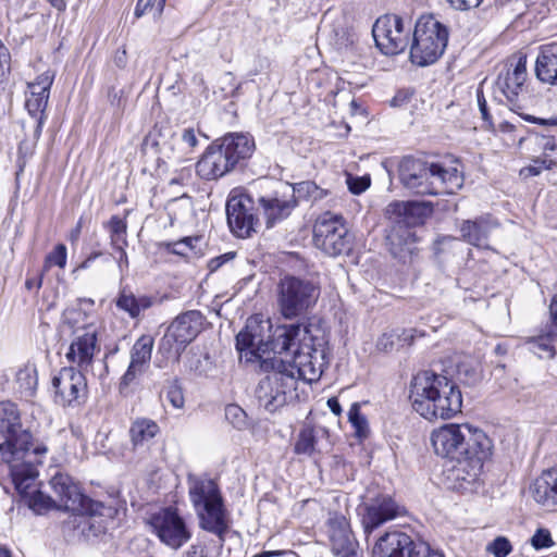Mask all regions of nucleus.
Returning <instances> with one entry per match:
<instances>
[{"label":"nucleus","mask_w":557,"mask_h":557,"mask_svg":"<svg viewBox=\"0 0 557 557\" xmlns=\"http://www.w3.org/2000/svg\"><path fill=\"white\" fill-rule=\"evenodd\" d=\"M15 379L22 394L26 397H30L35 394L38 385V376L37 369L34 364H25L20 368Z\"/></svg>","instance_id":"nucleus-37"},{"label":"nucleus","mask_w":557,"mask_h":557,"mask_svg":"<svg viewBox=\"0 0 557 557\" xmlns=\"http://www.w3.org/2000/svg\"><path fill=\"white\" fill-rule=\"evenodd\" d=\"M0 458L10 467L14 486L24 491L38 475L35 462H41L48 447L34 440L29 426L21 421L17 406L11 401L0 403Z\"/></svg>","instance_id":"nucleus-3"},{"label":"nucleus","mask_w":557,"mask_h":557,"mask_svg":"<svg viewBox=\"0 0 557 557\" xmlns=\"http://www.w3.org/2000/svg\"><path fill=\"white\" fill-rule=\"evenodd\" d=\"M180 138L189 151H193V149L198 145L197 134L193 127L184 128Z\"/></svg>","instance_id":"nucleus-51"},{"label":"nucleus","mask_w":557,"mask_h":557,"mask_svg":"<svg viewBox=\"0 0 557 557\" xmlns=\"http://www.w3.org/2000/svg\"><path fill=\"white\" fill-rule=\"evenodd\" d=\"M156 300L153 296L135 295L131 289L122 288L114 302L119 310L127 313L131 319L138 320L143 312L154 305Z\"/></svg>","instance_id":"nucleus-29"},{"label":"nucleus","mask_w":557,"mask_h":557,"mask_svg":"<svg viewBox=\"0 0 557 557\" xmlns=\"http://www.w3.org/2000/svg\"><path fill=\"white\" fill-rule=\"evenodd\" d=\"M553 164L552 160L546 159H536L533 161L532 164L521 170V174L524 176H536L539 175L543 170L550 169Z\"/></svg>","instance_id":"nucleus-50"},{"label":"nucleus","mask_w":557,"mask_h":557,"mask_svg":"<svg viewBox=\"0 0 557 557\" xmlns=\"http://www.w3.org/2000/svg\"><path fill=\"white\" fill-rule=\"evenodd\" d=\"M258 203L268 227H272L275 223L289 216L297 207V201L288 185H283L281 189H276L270 195L259 197Z\"/></svg>","instance_id":"nucleus-20"},{"label":"nucleus","mask_w":557,"mask_h":557,"mask_svg":"<svg viewBox=\"0 0 557 557\" xmlns=\"http://www.w3.org/2000/svg\"><path fill=\"white\" fill-rule=\"evenodd\" d=\"M404 186L417 195L455 194L463 185L457 160L426 162L406 157L399 164Z\"/></svg>","instance_id":"nucleus-5"},{"label":"nucleus","mask_w":557,"mask_h":557,"mask_svg":"<svg viewBox=\"0 0 557 557\" xmlns=\"http://www.w3.org/2000/svg\"><path fill=\"white\" fill-rule=\"evenodd\" d=\"M409 557H445L440 550L433 549L428 543L418 542Z\"/></svg>","instance_id":"nucleus-49"},{"label":"nucleus","mask_w":557,"mask_h":557,"mask_svg":"<svg viewBox=\"0 0 557 557\" xmlns=\"http://www.w3.org/2000/svg\"><path fill=\"white\" fill-rule=\"evenodd\" d=\"M154 339L151 335H141L131 349V362L149 368Z\"/></svg>","instance_id":"nucleus-34"},{"label":"nucleus","mask_w":557,"mask_h":557,"mask_svg":"<svg viewBox=\"0 0 557 557\" xmlns=\"http://www.w3.org/2000/svg\"><path fill=\"white\" fill-rule=\"evenodd\" d=\"M524 120H527L529 122H532V123H539V124H542V125H549V126L557 125V117L539 119V117H534V116H531V115H527V116H524Z\"/></svg>","instance_id":"nucleus-60"},{"label":"nucleus","mask_w":557,"mask_h":557,"mask_svg":"<svg viewBox=\"0 0 557 557\" xmlns=\"http://www.w3.org/2000/svg\"><path fill=\"white\" fill-rule=\"evenodd\" d=\"M188 496L199 520V527L220 541L228 530L227 509L218 482L209 476L188 475Z\"/></svg>","instance_id":"nucleus-7"},{"label":"nucleus","mask_w":557,"mask_h":557,"mask_svg":"<svg viewBox=\"0 0 557 557\" xmlns=\"http://www.w3.org/2000/svg\"><path fill=\"white\" fill-rule=\"evenodd\" d=\"M54 79V73L50 70L37 76L35 82L28 83L29 95L25 101V108L33 117H37L35 135L39 136L44 124V113L48 103L50 88Z\"/></svg>","instance_id":"nucleus-21"},{"label":"nucleus","mask_w":557,"mask_h":557,"mask_svg":"<svg viewBox=\"0 0 557 557\" xmlns=\"http://www.w3.org/2000/svg\"><path fill=\"white\" fill-rule=\"evenodd\" d=\"M313 244L325 255L337 257L351 250L352 235L342 215L327 211L319 215L314 223Z\"/></svg>","instance_id":"nucleus-11"},{"label":"nucleus","mask_w":557,"mask_h":557,"mask_svg":"<svg viewBox=\"0 0 557 557\" xmlns=\"http://www.w3.org/2000/svg\"><path fill=\"white\" fill-rule=\"evenodd\" d=\"M184 557H206L205 549L200 545H191Z\"/></svg>","instance_id":"nucleus-62"},{"label":"nucleus","mask_w":557,"mask_h":557,"mask_svg":"<svg viewBox=\"0 0 557 557\" xmlns=\"http://www.w3.org/2000/svg\"><path fill=\"white\" fill-rule=\"evenodd\" d=\"M448 36L447 27L433 15L419 17L412 33L411 62L419 66L435 63L447 47Z\"/></svg>","instance_id":"nucleus-8"},{"label":"nucleus","mask_w":557,"mask_h":557,"mask_svg":"<svg viewBox=\"0 0 557 557\" xmlns=\"http://www.w3.org/2000/svg\"><path fill=\"white\" fill-rule=\"evenodd\" d=\"M530 543L536 550L549 548L555 544L549 530L544 528H540L535 531L530 540Z\"/></svg>","instance_id":"nucleus-46"},{"label":"nucleus","mask_w":557,"mask_h":557,"mask_svg":"<svg viewBox=\"0 0 557 557\" xmlns=\"http://www.w3.org/2000/svg\"><path fill=\"white\" fill-rule=\"evenodd\" d=\"M160 432L156 421L148 418L136 419L129 428V437L134 449L148 446Z\"/></svg>","instance_id":"nucleus-31"},{"label":"nucleus","mask_w":557,"mask_h":557,"mask_svg":"<svg viewBox=\"0 0 557 557\" xmlns=\"http://www.w3.org/2000/svg\"><path fill=\"white\" fill-rule=\"evenodd\" d=\"M154 1L156 0H138L134 12L135 16L141 17L148 9L152 8Z\"/></svg>","instance_id":"nucleus-55"},{"label":"nucleus","mask_w":557,"mask_h":557,"mask_svg":"<svg viewBox=\"0 0 557 557\" xmlns=\"http://www.w3.org/2000/svg\"><path fill=\"white\" fill-rule=\"evenodd\" d=\"M346 183L350 193L354 195H360L370 186V178L367 176L358 177L348 174Z\"/></svg>","instance_id":"nucleus-48"},{"label":"nucleus","mask_w":557,"mask_h":557,"mask_svg":"<svg viewBox=\"0 0 557 557\" xmlns=\"http://www.w3.org/2000/svg\"><path fill=\"white\" fill-rule=\"evenodd\" d=\"M82 315H83V313L78 310H74V309L65 310L63 313V321L66 324L74 325L75 323L78 322L77 318H79Z\"/></svg>","instance_id":"nucleus-56"},{"label":"nucleus","mask_w":557,"mask_h":557,"mask_svg":"<svg viewBox=\"0 0 557 557\" xmlns=\"http://www.w3.org/2000/svg\"><path fill=\"white\" fill-rule=\"evenodd\" d=\"M320 296L319 286L311 280L294 275L281 278L277 286V305L285 319H296L313 307Z\"/></svg>","instance_id":"nucleus-9"},{"label":"nucleus","mask_w":557,"mask_h":557,"mask_svg":"<svg viewBox=\"0 0 557 557\" xmlns=\"http://www.w3.org/2000/svg\"><path fill=\"white\" fill-rule=\"evenodd\" d=\"M147 367L129 362L127 370L120 381V391L123 392L126 387L135 383L147 371Z\"/></svg>","instance_id":"nucleus-42"},{"label":"nucleus","mask_w":557,"mask_h":557,"mask_svg":"<svg viewBox=\"0 0 557 557\" xmlns=\"http://www.w3.org/2000/svg\"><path fill=\"white\" fill-rule=\"evenodd\" d=\"M557 337V331L549 330L546 334L531 338L528 342L530 351L540 358L553 359L555 357L554 338Z\"/></svg>","instance_id":"nucleus-35"},{"label":"nucleus","mask_w":557,"mask_h":557,"mask_svg":"<svg viewBox=\"0 0 557 557\" xmlns=\"http://www.w3.org/2000/svg\"><path fill=\"white\" fill-rule=\"evenodd\" d=\"M421 211L418 202H394L388 206L387 212L396 215L395 226L387 236V245L391 253L403 262L413 253L416 234L411 225L419 222L416 216Z\"/></svg>","instance_id":"nucleus-10"},{"label":"nucleus","mask_w":557,"mask_h":557,"mask_svg":"<svg viewBox=\"0 0 557 557\" xmlns=\"http://www.w3.org/2000/svg\"><path fill=\"white\" fill-rule=\"evenodd\" d=\"M153 533L166 546L177 549L190 540V531L176 509L163 508L149 519Z\"/></svg>","instance_id":"nucleus-14"},{"label":"nucleus","mask_w":557,"mask_h":557,"mask_svg":"<svg viewBox=\"0 0 557 557\" xmlns=\"http://www.w3.org/2000/svg\"><path fill=\"white\" fill-rule=\"evenodd\" d=\"M327 407L335 416H339L342 413V406L336 397L327 399Z\"/></svg>","instance_id":"nucleus-63"},{"label":"nucleus","mask_w":557,"mask_h":557,"mask_svg":"<svg viewBox=\"0 0 557 557\" xmlns=\"http://www.w3.org/2000/svg\"><path fill=\"white\" fill-rule=\"evenodd\" d=\"M431 443L437 456L456 462L449 474L454 487L472 491L480 480L484 461L492 455L491 438L468 423H447L432 432Z\"/></svg>","instance_id":"nucleus-2"},{"label":"nucleus","mask_w":557,"mask_h":557,"mask_svg":"<svg viewBox=\"0 0 557 557\" xmlns=\"http://www.w3.org/2000/svg\"><path fill=\"white\" fill-rule=\"evenodd\" d=\"M226 219L236 237H250L258 224L252 198L248 194L231 195L226 201Z\"/></svg>","instance_id":"nucleus-17"},{"label":"nucleus","mask_w":557,"mask_h":557,"mask_svg":"<svg viewBox=\"0 0 557 557\" xmlns=\"http://www.w3.org/2000/svg\"><path fill=\"white\" fill-rule=\"evenodd\" d=\"M113 509L103 504L100 512L89 510H76L72 519V524L86 540L103 534L107 525L103 517L112 518Z\"/></svg>","instance_id":"nucleus-25"},{"label":"nucleus","mask_w":557,"mask_h":557,"mask_svg":"<svg viewBox=\"0 0 557 557\" xmlns=\"http://www.w3.org/2000/svg\"><path fill=\"white\" fill-rule=\"evenodd\" d=\"M273 369L274 371L262 379L256 388L259 405L269 412L282 408L287 401V391L294 388L292 375H286L280 368Z\"/></svg>","instance_id":"nucleus-18"},{"label":"nucleus","mask_w":557,"mask_h":557,"mask_svg":"<svg viewBox=\"0 0 557 557\" xmlns=\"http://www.w3.org/2000/svg\"><path fill=\"white\" fill-rule=\"evenodd\" d=\"M536 77L549 85H557V49L545 47L537 55L535 63Z\"/></svg>","instance_id":"nucleus-30"},{"label":"nucleus","mask_w":557,"mask_h":557,"mask_svg":"<svg viewBox=\"0 0 557 557\" xmlns=\"http://www.w3.org/2000/svg\"><path fill=\"white\" fill-rule=\"evenodd\" d=\"M255 151L252 137L230 133L207 147L196 163L197 175L206 181H216L249 159Z\"/></svg>","instance_id":"nucleus-6"},{"label":"nucleus","mask_w":557,"mask_h":557,"mask_svg":"<svg viewBox=\"0 0 557 557\" xmlns=\"http://www.w3.org/2000/svg\"><path fill=\"white\" fill-rule=\"evenodd\" d=\"M202 323L203 315L198 310H189L177 315L161 338L159 350L166 356L180 358L187 345L201 332Z\"/></svg>","instance_id":"nucleus-12"},{"label":"nucleus","mask_w":557,"mask_h":557,"mask_svg":"<svg viewBox=\"0 0 557 557\" xmlns=\"http://www.w3.org/2000/svg\"><path fill=\"white\" fill-rule=\"evenodd\" d=\"M417 543L405 532H386L376 541L372 557H409Z\"/></svg>","instance_id":"nucleus-24"},{"label":"nucleus","mask_w":557,"mask_h":557,"mask_svg":"<svg viewBox=\"0 0 557 557\" xmlns=\"http://www.w3.org/2000/svg\"><path fill=\"white\" fill-rule=\"evenodd\" d=\"M110 232V240L112 247L127 246L126 230L127 225L124 220L117 215L111 216L108 222Z\"/></svg>","instance_id":"nucleus-40"},{"label":"nucleus","mask_w":557,"mask_h":557,"mask_svg":"<svg viewBox=\"0 0 557 557\" xmlns=\"http://www.w3.org/2000/svg\"><path fill=\"white\" fill-rule=\"evenodd\" d=\"M199 242V237H184L180 240L168 243L166 248L178 256H186L195 249V244Z\"/></svg>","instance_id":"nucleus-44"},{"label":"nucleus","mask_w":557,"mask_h":557,"mask_svg":"<svg viewBox=\"0 0 557 557\" xmlns=\"http://www.w3.org/2000/svg\"><path fill=\"white\" fill-rule=\"evenodd\" d=\"M476 99H478V106H479V110L481 112L482 119L491 126L492 125V116L488 112L486 100L481 90H478Z\"/></svg>","instance_id":"nucleus-54"},{"label":"nucleus","mask_w":557,"mask_h":557,"mask_svg":"<svg viewBox=\"0 0 557 557\" xmlns=\"http://www.w3.org/2000/svg\"><path fill=\"white\" fill-rule=\"evenodd\" d=\"M102 256V252L101 251H94L91 252L81 264H79V269H88L91 263L98 259L99 257Z\"/></svg>","instance_id":"nucleus-64"},{"label":"nucleus","mask_w":557,"mask_h":557,"mask_svg":"<svg viewBox=\"0 0 557 557\" xmlns=\"http://www.w3.org/2000/svg\"><path fill=\"white\" fill-rule=\"evenodd\" d=\"M401 513L403 507H400L392 496L379 495L364 506V515L362 517L364 532L370 533Z\"/></svg>","instance_id":"nucleus-23"},{"label":"nucleus","mask_w":557,"mask_h":557,"mask_svg":"<svg viewBox=\"0 0 557 557\" xmlns=\"http://www.w3.org/2000/svg\"><path fill=\"white\" fill-rule=\"evenodd\" d=\"M486 550L494 557H507L512 552V545L507 537L497 536L488 543Z\"/></svg>","instance_id":"nucleus-43"},{"label":"nucleus","mask_w":557,"mask_h":557,"mask_svg":"<svg viewBox=\"0 0 557 557\" xmlns=\"http://www.w3.org/2000/svg\"><path fill=\"white\" fill-rule=\"evenodd\" d=\"M166 399L176 409H182L184 407L185 398L183 389L176 381L169 385L166 389Z\"/></svg>","instance_id":"nucleus-47"},{"label":"nucleus","mask_w":557,"mask_h":557,"mask_svg":"<svg viewBox=\"0 0 557 557\" xmlns=\"http://www.w3.org/2000/svg\"><path fill=\"white\" fill-rule=\"evenodd\" d=\"M331 549L338 557H358V542L347 518L338 512L330 513L326 522Z\"/></svg>","instance_id":"nucleus-19"},{"label":"nucleus","mask_w":557,"mask_h":557,"mask_svg":"<svg viewBox=\"0 0 557 557\" xmlns=\"http://www.w3.org/2000/svg\"><path fill=\"white\" fill-rule=\"evenodd\" d=\"M359 403H352L348 410V421L354 429V434L359 441L368 438L370 428L367 417L360 410Z\"/></svg>","instance_id":"nucleus-38"},{"label":"nucleus","mask_w":557,"mask_h":557,"mask_svg":"<svg viewBox=\"0 0 557 557\" xmlns=\"http://www.w3.org/2000/svg\"><path fill=\"white\" fill-rule=\"evenodd\" d=\"M55 404L63 407H75L85 403L87 398V381L83 371L74 367L62 368L52 377Z\"/></svg>","instance_id":"nucleus-15"},{"label":"nucleus","mask_w":557,"mask_h":557,"mask_svg":"<svg viewBox=\"0 0 557 557\" xmlns=\"http://www.w3.org/2000/svg\"><path fill=\"white\" fill-rule=\"evenodd\" d=\"M497 225V221L490 214L466 220L460 226L461 237L472 246L487 247L488 236Z\"/></svg>","instance_id":"nucleus-27"},{"label":"nucleus","mask_w":557,"mask_h":557,"mask_svg":"<svg viewBox=\"0 0 557 557\" xmlns=\"http://www.w3.org/2000/svg\"><path fill=\"white\" fill-rule=\"evenodd\" d=\"M225 419L237 430L248 426L247 413L238 405L230 404L225 407Z\"/></svg>","instance_id":"nucleus-41"},{"label":"nucleus","mask_w":557,"mask_h":557,"mask_svg":"<svg viewBox=\"0 0 557 557\" xmlns=\"http://www.w3.org/2000/svg\"><path fill=\"white\" fill-rule=\"evenodd\" d=\"M409 398L413 410L429 421L450 419L462 407L458 385L431 370L421 371L413 376Z\"/></svg>","instance_id":"nucleus-4"},{"label":"nucleus","mask_w":557,"mask_h":557,"mask_svg":"<svg viewBox=\"0 0 557 557\" xmlns=\"http://www.w3.org/2000/svg\"><path fill=\"white\" fill-rule=\"evenodd\" d=\"M411 29L410 18L387 14L376 20L372 28V35L383 53L397 54L407 48Z\"/></svg>","instance_id":"nucleus-13"},{"label":"nucleus","mask_w":557,"mask_h":557,"mask_svg":"<svg viewBox=\"0 0 557 557\" xmlns=\"http://www.w3.org/2000/svg\"><path fill=\"white\" fill-rule=\"evenodd\" d=\"M287 185L293 190L294 197L297 202L298 200L318 201L323 199L327 194L325 189L320 188L312 181H304L296 184Z\"/></svg>","instance_id":"nucleus-36"},{"label":"nucleus","mask_w":557,"mask_h":557,"mask_svg":"<svg viewBox=\"0 0 557 557\" xmlns=\"http://www.w3.org/2000/svg\"><path fill=\"white\" fill-rule=\"evenodd\" d=\"M10 54L5 46L0 41V73L9 69Z\"/></svg>","instance_id":"nucleus-57"},{"label":"nucleus","mask_w":557,"mask_h":557,"mask_svg":"<svg viewBox=\"0 0 557 557\" xmlns=\"http://www.w3.org/2000/svg\"><path fill=\"white\" fill-rule=\"evenodd\" d=\"M37 475L34 478L33 482L26 487L24 491L18 490L15 486V490L21 495L22 502L32 509L37 515H42L49 509L53 508L55 505V500L51 498L49 495H46L39 490L30 491L35 486Z\"/></svg>","instance_id":"nucleus-33"},{"label":"nucleus","mask_w":557,"mask_h":557,"mask_svg":"<svg viewBox=\"0 0 557 557\" xmlns=\"http://www.w3.org/2000/svg\"><path fill=\"white\" fill-rule=\"evenodd\" d=\"M317 435L312 428L302 429L297 437L294 450L297 455L312 456L315 451Z\"/></svg>","instance_id":"nucleus-39"},{"label":"nucleus","mask_w":557,"mask_h":557,"mask_svg":"<svg viewBox=\"0 0 557 557\" xmlns=\"http://www.w3.org/2000/svg\"><path fill=\"white\" fill-rule=\"evenodd\" d=\"M416 337V330L413 329H395L389 332L383 333L377 342L376 348L380 351L389 352L410 346Z\"/></svg>","instance_id":"nucleus-32"},{"label":"nucleus","mask_w":557,"mask_h":557,"mask_svg":"<svg viewBox=\"0 0 557 557\" xmlns=\"http://www.w3.org/2000/svg\"><path fill=\"white\" fill-rule=\"evenodd\" d=\"M449 4L459 11H468L476 9L481 5L484 0H447Z\"/></svg>","instance_id":"nucleus-53"},{"label":"nucleus","mask_w":557,"mask_h":557,"mask_svg":"<svg viewBox=\"0 0 557 557\" xmlns=\"http://www.w3.org/2000/svg\"><path fill=\"white\" fill-rule=\"evenodd\" d=\"M96 348V332L86 331L71 343L65 358L69 362L76 364L78 367L77 370L87 371L91 366Z\"/></svg>","instance_id":"nucleus-26"},{"label":"nucleus","mask_w":557,"mask_h":557,"mask_svg":"<svg viewBox=\"0 0 557 557\" xmlns=\"http://www.w3.org/2000/svg\"><path fill=\"white\" fill-rule=\"evenodd\" d=\"M51 488L55 495V505L67 511L89 510L100 512L103 504L85 496L72 478L64 473H57L50 480Z\"/></svg>","instance_id":"nucleus-16"},{"label":"nucleus","mask_w":557,"mask_h":557,"mask_svg":"<svg viewBox=\"0 0 557 557\" xmlns=\"http://www.w3.org/2000/svg\"><path fill=\"white\" fill-rule=\"evenodd\" d=\"M67 259V250L65 245L59 244L54 247V249L47 255L45 263L46 267L57 265L63 269L66 264Z\"/></svg>","instance_id":"nucleus-45"},{"label":"nucleus","mask_w":557,"mask_h":557,"mask_svg":"<svg viewBox=\"0 0 557 557\" xmlns=\"http://www.w3.org/2000/svg\"><path fill=\"white\" fill-rule=\"evenodd\" d=\"M532 498L543 506L557 505V467L543 471L530 485Z\"/></svg>","instance_id":"nucleus-28"},{"label":"nucleus","mask_w":557,"mask_h":557,"mask_svg":"<svg viewBox=\"0 0 557 557\" xmlns=\"http://www.w3.org/2000/svg\"><path fill=\"white\" fill-rule=\"evenodd\" d=\"M42 285V275H39L37 277H28L25 282V287L28 290L36 289L38 290Z\"/></svg>","instance_id":"nucleus-61"},{"label":"nucleus","mask_w":557,"mask_h":557,"mask_svg":"<svg viewBox=\"0 0 557 557\" xmlns=\"http://www.w3.org/2000/svg\"><path fill=\"white\" fill-rule=\"evenodd\" d=\"M527 75V59L525 57H520L515 64H507L497 76L496 87L505 96L512 110L521 108L518 104V98L522 91Z\"/></svg>","instance_id":"nucleus-22"},{"label":"nucleus","mask_w":557,"mask_h":557,"mask_svg":"<svg viewBox=\"0 0 557 557\" xmlns=\"http://www.w3.org/2000/svg\"><path fill=\"white\" fill-rule=\"evenodd\" d=\"M263 325L257 319H248L246 326L236 335V349L247 362L262 359L270 351L284 358H273L272 368H280L294 380L317 382L325 364L327 338L319 325L290 324L277 326L269 341L264 339Z\"/></svg>","instance_id":"nucleus-1"},{"label":"nucleus","mask_w":557,"mask_h":557,"mask_svg":"<svg viewBox=\"0 0 557 557\" xmlns=\"http://www.w3.org/2000/svg\"><path fill=\"white\" fill-rule=\"evenodd\" d=\"M549 315L553 323V330L557 331V295L552 298L549 305Z\"/></svg>","instance_id":"nucleus-59"},{"label":"nucleus","mask_w":557,"mask_h":557,"mask_svg":"<svg viewBox=\"0 0 557 557\" xmlns=\"http://www.w3.org/2000/svg\"><path fill=\"white\" fill-rule=\"evenodd\" d=\"M113 248L119 252V257L116 259V262H117V265H119L120 270L123 271V268H127L128 267V257H127V253L125 251V246L113 247Z\"/></svg>","instance_id":"nucleus-58"},{"label":"nucleus","mask_w":557,"mask_h":557,"mask_svg":"<svg viewBox=\"0 0 557 557\" xmlns=\"http://www.w3.org/2000/svg\"><path fill=\"white\" fill-rule=\"evenodd\" d=\"M235 256H236L235 252L230 251V252L223 253L221 256H218L215 258H212L208 262V268H209L210 272H214V271L219 270L224 263L233 260L235 258Z\"/></svg>","instance_id":"nucleus-52"}]
</instances>
